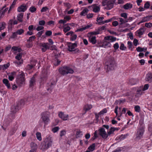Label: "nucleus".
Instances as JSON below:
<instances>
[{
  "label": "nucleus",
  "instance_id": "obj_13",
  "mask_svg": "<svg viewBox=\"0 0 152 152\" xmlns=\"http://www.w3.org/2000/svg\"><path fill=\"white\" fill-rule=\"evenodd\" d=\"M87 37L88 38L89 41L93 44H94L97 42V40L96 39V37L95 36L91 37L90 35H87Z\"/></svg>",
  "mask_w": 152,
  "mask_h": 152
},
{
  "label": "nucleus",
  "instance_id": "obj_20",
  "mask_svg": "<svg viewBox=\"0 0 152 152\" xmlns=\"http://www.w3.org/2000/svg\"><path fill=\"white\" fill-rule=\"evenodd\" d=\"M65 69L66 70V73L67 75L68 73L72 74L74 72V70L69 67L66 66H65Z\"/></svg>",
  "mask_w": 152,
  "mask_h": 152
},
{
  "label": "nucleus",
  "instance_id": "obj_61",
  "mask_svg": "<svg viewBox=\"0 0 152 152\" xmlns=\"http://www.w3.org/2000/svg\"><path fill=\"white\" fill-rule=\"evenodd\" d=\"M149 87V85L148 84H145L144 85V88H143V90L145 91L148 89Z\"/></svg>",
  "mask_w": 152,
  "mask_h": 152
},
{
  "label": "nucleus",
  "instance_id": "obj_30",
  "mask_svg": "<svg viewBox=\"0 0 152 152\" xmlns=\"http://www.w3.org/2000/svg\"><path fill=\"white\" fill-rule=\"evenodd\" d=\"M94 5H95L96 7L93 8V11L95 12H97L99 11L100 10V7L96 6L95 4H94Z\"/></svg>",
  "mask_w": 152,
  "mask_h": 152
},
{
  "label": "nucleus",
  "instance_id": "obj_62",
  "mask_svg": "<svg viewBox=\"0 0 152 152\" xmlns=\"http://www.w3.org/2000/svg\"><path fill=\"white\" fill-rule=\"evenodd\" d=\"M95 118L96 122V123H97L99 121V114H97L96 113H95Z\"/></svg>",
  "mask_w": 152,
  "mask_h": 152
},
{
  "label": "nucleus",
  "instance_id": "obj_54",
  "mask_svg": "<svg viewBox=\"0 0 152 152\" xmlns=\"http://www.w3.org/2000/svg\"><path fill=\"white\" fill-rule=\"evenodd\" d=\"M49 8L48 7H43L41 9V12H45L47 11V10H48Z\"/></svg>",
  "mask_w": 152,
  "mask_h": 152
},
{
  "label": "nucleus",
  "instance_id": "obj_3",
  "mask_svg": "<svg viewBox=\"0 0 152 152\" xmlns=\"http://www.w3.org/2000/svg\"><path fill=\"white\" fill-rule=\"evenodd\" d=\"M25 75L23 72L17 76L16 81L17 83L20 86H21L22 85L25 84Z\"/></svg>",
  "mask_w": 152,
  "mask_h": 152
},
{
  "label": "nucleus",
  "instance_id": "obj_57",
  "mask_svg": "<svg viewBox=\"0 0 152 152\" xmlns=\"http://www.w3.org/2000/svg\"><path fill=\"white\" fill-rule=\"evenodd\" d=\"M111 36H108L105 37L104 39V41H109L110 40Z\"/></svg>",
  "mask_w": 152,
  "mask_h": 152
},
{
  "label": "nucleus",
  "instance_id": "obj_44",
  "mask_svg": "<svg viewBox=\"0 0 152 152\" xmlns=\"http://www.w3.org/2000/svg\"><path fill=\"white\" fill-rule=\"evenodd\" d=\"M15 4V2H14V1H13L9 8V9L8 11V13L9 14L10 12V11L14 7Z\"/></svg>",
  "mask_w": 152,
  "mask_h": 152
},
{
  "label": "nucleus",
  "instance_id": "obj_33",
  "mask_svg": "<svg viewBox=\"0 0 152 152\" xmlns=\"http://www.w3.org/2000/svg\"><path fill=\"white\" fill-rule=\"evenodd\" d=\"M22 53H19L17 54V56H15V58L18 60H20L22 58Z\"/></svg>",
  "mask_w": 152,
  "mask_h": 152
},
{
  "label": "nucleus",
  "instance_id": "obj_10",
  "mask_svg": "<svg viewBox=\"0 0 152 152\" xmlns=\"http://www.w3.org/2000/svg\"><path fill=\"white\" fill-rule=\"evenodd\" d=\"M36 74H35L30 79L29 81V87L30 88L34 86L36 82V80L34 76Z\"/></svg>",
  "mask_w": 152,
  "mask_h": 152
},
{
  "label": "nucleus",
  "instance_id": "obj_60",
  "mask_svg": "<svg viewBox=\"0 0 152 152\" xmlns=\"http://www.w3.org/2000/svg\"><path fill=\"white\" fill-rule=\"evenodd\" d=\"M45 24V22L44 20L39 21V24L40 26H44Z\"/></svg>",
  "mask_w": 152,
  "mask_h": 152
},
{
  "label": "nucleus",
  "instance_id": "obj_35",
  "mask_svg": "<svg viewBox=\"0 0 152 152\" xmlns=\"http://www.w3.org/2000/svg\"><path fill=\"white\" fill-rule=\"evenodd\" d=\"M9 23L11 25H12V24L13 25L17 24H18V21L16 20L13 21V20H10L9 21Z\"/></svg>",
  "mask_w": 152,
  "mask_h": 152
},
{
  "label": "nucleus",
  "instance_id": "obj_55",
  "mask_svg": "<svg viewBox=\"0 0 152 152\" xmlns=\"http://www.w3.org/2000/svg\"><path fill=\"white\" fill-rule=\"evenodd\" d=\"M59 129V127L58 126H56L54 127L52 129V131L54 133L57 132L58 131Z\"/></svg>",
  "mask_w": 152,
  "mask_h": 152
},
{
  "label": "nucleus",
  "instance_id": "obj_64",
  "mask_svg": "<svg viewBox=\"0 0 152 152\" xmlns=\"http://www.w3.org/2000/svg\"><path fill=\"white\" fill-rule=\"evenodd\" d=\"M107 1L108 0H103L102 2V5L103 6H104L106 5L107 3Z\"/></svg>",
  "mask_w": 152,
  "mask_h": 152
},
{
  "label": "nucleus",
  "instance_id": "obj_63",
  "mask_svg": "<svg viewBox=\"0 0 152 152\" xmlns=\"http://www.w3.org/2000/svg\"><path fill=\"white\" fill-rule=\"evenodd\" d=\"M127 35L129 36L130 37V38L131 40H132L134 39L132 33L130 32L129 33H128L127 34Z\"/></svg>",
  "mask_w": 152,
  "mask_h": 152
},
{
  "label": "nucleus",
  "instance_id": "obj_18",
  "mask_svg": "<svg viewBox=\"0 0 152 152\" xmlns=\"http://www.w3.org/2000/svg\"><path fill=\"white\" fill-rule=\"evenodd\" d=\"M19 105L12 106L11 109V112L13 113H16L18 110Z\"/></svg>",
  "mask_w": 152,
  "mask_h": 152
},
{
  "label": "nucleus",
  "instance_id": "obj_36",
  "mask_svg": "<svg viewBox=\"0 0 152 152\" xmlns=\"http://www.w3.org/2000/svg\"><path fill=\"white\" fill-rule=\"evenodd\" d=\"M142 90L139 89L137 90L136 91V95H135L136 96H139L140 95H142Z\"/></svg>",
  "mask_w": 152,
  "mask_h": 152
},
{
  "label": "nucleus",
  "instance_id": "obj_46",
  "mask_svg": "<svg viewBox=\"0 0 152 152\" xmlns=\"http://www.w3.org/2000/svg\"><path fill=\"white\" fill-rule=\"evenodd\" d=\"M135 111L137 112H139L140 111V108L139 106L136 105L134 107Z\"/></svg>",
  "mask_w": 152,
  "mask_h": 152
},
{
  "label": "nucleus",
  "instance_id": "obj_32",
  "mask_svg": "<svg viewBox=\"0 0 152 152\" xmlns=\"http://www.w3.org/2000/svg\"><path fill=\"white\" fill-rule=\"evenodd\" d=\"M98 34H99V32H98L96 31H92L88 33L87 35H90L91 37L92 35H96Z\"/></svg>",
  "mask_w": 152,
  "mask_h": 152
},
{
  "label": "nucleus",
  "instance_id": "obj_1",
  "mask_svg": "<svg viewBox=\"0 0 152 152\" xmlns=\"http://www.w3.org/2000/svg\"><path fill=\"white\" fill-rule=\"evenodd\" d=\"M116 64L113 57L111 56L107 57L104 66V68L107 69L106 72L114 69L116 66Z\"/></svg>",
  "mask_w": 152,
  "mask_h": 152
},
{
  "label": "nucleus",
  "instance_id": "obj_34",
  "mask_svg": "<svg viewBox=\"0 0 152 152\" xmlns=\"http://www.w3.org/2000/svg\"><path fill=\"white\" fill-rule=\"evenodd\" d=\"M36 134L37 139L39 141H41L42 140L41 133L39 132H37Z\"/></svg>",
  "mask_w": 152,
  "mask_h": 152
},
{
  "label": "nucleus",
  "instance_id": "obj_39",
  "mask_svg": "<svg viewBox=\"0 0 152 152\" xmlns=\"http://www.w3.org/2000/svg\"><path fill=\"white\" fill-rule=\"evenodd\" d=\"M36 37L35 36H32L29 37V39L27 40V42H31L33 40L36 39Z\"/></svg>",
  "mask_w": 152,
  "mask_h": 152
},
{
  "label": "nucleus",
  "instance_id": "obj_19",
  "mask_svg": "<svg viewBox=\"0 0 152 152\" xmlns=\"http://www.w3.org/2000/svg\"><path fill=\"white\" fill-rule=\"evenodd\" d=\"M95 143L92 144L88 147V149L89 150H87L85 152H90V151H93L95 149Z\"/></svg>",
  "mask_w": 152,
  "mask_h": 152
},
{
  "label": "nucleus",
  "instance_id": "obj_29",
  "mask_svg": "<svg viewBox=\"0 0 152 152\" xmlns=\"http://www.w3.org/2000/svg\"><path fill=\"white\" fill-rule=\"evenodd\" d=\"M82 133V132L80 131H77L75 135V137L77 138L78 137H80L81 136L83 135Z\"/></svg>",
  "mask_w": 152,
  "mask_h": 152
},
{
  "label": "nucleus",
  "instance_id": "obj_8",
  "mask_svg": "<svg viewBox=\"0 0 152 152\" xmlns=\"http://www.w3.org/2000/svg\"><path fill=\"white\" fill-rule=\"evenodd\" d=\"M144 132V128L142 127H140L137 132L136 138L140 139L142 137Z\"/></svg>",
  "mask_w": 152,
  "mask_h": 152
},
{
  "label": "nucleus",
  "instance_id": "obj_48",
  "mask_svg": "<svg viewBox=\"0 0 152 152\" xmlns=\"http://www.w3.org/2000/svg\"><path fill=\"white\" fill-rule=\"evenodd\" d=\"M150 6V3L148 1H147L144 6V8L146 9H148Z\"/></svg>",
  "mask_w": 152,
  "mask_h": 152
},
{
  "label": "nucleus",
  "instance_id": "obj_15",
  "mask_svg": "<svg viewBox=\"0 0 152 152\" xmlns=\"http://www.w3.org/2000/svg\"><path fill=\"white\" fill-rule=\"evenodd\" d=\"M27 7L26 5H21L18 9V11L19 12H24L27 9Z\"/></svg>",
  "mask_w": 152,
  "mask_h": 152
},
{
  "label": "nucleus",
  "instance_id": "obj_23",
  "mask_svg": "<svg viewBox=\"0 0 152 152\" xmlns=\"http://www.w3.org/2000/svg\"><path fill=\"white\" fill-rule=\"evenodd\" d=\"M23 13H20L17 16V20L20 22L21 23L23 21L22 18L23 17Z\"/></svg>",
  "mask_w": 152,
  "mask_h": 152
},
{
  "label": "nucleus",
  "instance_id": "obj_59",
  "mask_svg": "<svg viewBox=\"0 0 152 152\" xmlns=\"http://www.w3.org/2000/svg\"><path fill=\"white\" fill-rule=\"evenodd\" d=\"M92 108L91 105H89V104H87V107L85 108V111H87L89 110Z\"/></svg>",
  "mask_w": 152,
  "mask_h": 152
},
{
  "label": "nucleus",
  "instance_id": "obj_4",
  "mask_svg": "<svg viewBox=\"0 0 152 152\" xmlns=\"http://www.w3.org/2000/svg\"><path fill=\"white\" fill-rule=\"evenodd\" d=\"M52 142L50 138H46L44 142L41 144V149L43 151H44V150L47 149L51 146Z\"/></svg>",
  "mask_w": 152,
  "mask_h": 152
},
{
  "label": "nucleus",
  "instance_id": "obj_58",
  "mask_svg": "<svg viewBox=\"0 0 152 152\" xmlns=\"http://www.w3.org/2000/svg\"><path fill=\"white\" fill-rule=\"evenodd\" d=\"M121 17H123L124 18L126 19L127 17V14L126 13H121Z\"/></svg>",
  "mask_w": 152,
  "mask_h": 152
},
{
  "label": "nucleus",
  "instance_id": "obj_2",
  "mask_svg": "<svg viewBox=\"0 0 152 152\" xmlns=\"http://www.w3.org/2000/svg\"><path fill=\"white\" fill-rule=\"evenodd\" d=\"M114 130L113 127H111L110 129V131L108 132L107 134L104 129L103 127H101L98 130L99 134L103 138L105 139L107 138L108 136L114 133Z\"/></svg>",
  "mask_w": 152,
  "mask_h": 152
},
{
  "label": "nucleus",
  "instance_id": "obj_42",
  "mask_svg": "<svg viewBox=\"0 0 152 152\" xmlns=\"http://www.w3.org/2000/svg\"><path fill=\"white\" fill-rule=\"evenodd\" d=\"M24 32V30L22 29H20L17 30L16 32L17 34L19 35H21Z\"/></svg>",
  "mask_w": 152,
  "mask_h": 152
},
{
  "label": "nucleus",
  "instance_id": "obj_41",
  "mask_svg": "<svg viewBox=\"0 0 152 152\" xmlns=\"http://www.w3.org/2000/svg\"><path fill=\"white\" fill-rule=\"evenodd\" d=\"M29 11L31 12H34L37 10L36 8L34 6L31 7L29 9Z\"/></svg>",
  "mask_w": 152,
  "mask_h": 152
},
{
  "label": "nucleus",
  "instance_id": "obj_47",
  "mask_svg": "<svg viewBox=\"0 0 152 152\" xmlns=\"http://www.w3.org/2000/svg\"><path fill=\"white\" fill-rule=\"evenodd\" d=\"M10 66V64L9 62H8L6 64H4L2 66H3V70H4L5 69H7Z\"/></svg>",
  "mask_w": 152,
  "mask_h": 152
},
{
  "label": "nucleus",
  "instance_id": "obj_50",
  "mask_svg": "<svg viewBox=\"0 0 152 152\" xmlns=\"http://www.w3.org/2000/svg\"><path fill=\"white\" fill-rule=\"evenodd\" d=\"M52 34V32L50 30L47 31L45 33V35L47 36H50Z\"/></svg>",
  "mask_w": 152,
  "mask_h": 152
},
{
  "label": "nucleus",
  "instance_id": "obj_52",
  "mask_svg": "<svg viewBox=\"0 0 152 152\" xmlns=\"http://www.w3.org/2000/svg\"><path fill=\"white\" fill-rule=\"evenodd\" d=\"M136 50L138 52H142L144 51V48H142L140 47H138L137 48Z\"/></svg>",
  "mask_w": 152,
  "mask_h": 152
},
{
  "label": "nucleus",
  "instance_id": "obj_6",
  "mask_svg": "<svg viewBox=\"0 0 152 152\" xmlns=\"http://www.w3.org/2000/svg\"><path fill=\"white\" fill-rule=\"evenodd\" d=\"M67 43L68 47V50L70 52H72L75 48L77 47V41H76L75 43H73L69 42H67Z\"/></svg>",
  "mask_w": 152,
  "mask_h": 152
},
{
  "label": "nucleus",
  "instance_id": "obj_26",
  "mask_svg": "<svg viewBox=\"0 0 152 152\" xmlns=\"http://www.w3.org/2000/svg\"><path fill=\"white\" fill-rule=\"evenodd\" d=\"M89 10L86 8H85L80 13V15L81 16H85L88 13Z\"/></svg>",
  "mask_w": 152,
  "mask_h": 152
},
{
  "label": "nucleus",
  "instance_id": "obj_37",
  "mask_svg": "<svg viewBox=\"0 0 152 152\" xmlns=\"http://www.w3.org/2000/svg\"><path fill=\"white\" fill-rule=\"evenodd\" d=\"M97 43L96 44V45L97 47H103V42H102L101 41H99L98 42H97Z\"/></svg>",
  "mask_w": 152,
  "mask_h": 152
},
{
  "label": "nucleus",
  "instance_id": "obj_12",
  "mask_svg": "<svg viewBox=\"0 0 152 152\" xmlns=\"http://www.w3.org/2000/svg\"><path fill=\"white\" fill-rule=\"evenodd\" d=\"M146 81L151 83L152 82V73L148 72L146 75L145 79Z\"/></svg>",
  "mask_w": 152,
  "mask_h": 152
},
{
  "label": "nucleus",
  "instance_id": "obj_27",
  "mask_svg": "<svg viewBox=\"0 0 152 152\" xmlns=\"http://www.w3.org/2000/svg\"><path fill=\"white\" fill-rule=\"evenodd\" d=\"M151 17H152V15H148V16L143 17L142 20V21H143V22L148 21L150 20L149 18Z\"/></svg>",
  "mask_w": 152,
  "mask_h": 152
},
{
  "label": "nucleus",
  "instance_id": "obj_11",
  "mask_svg": "<svg viewBox=\"0 0 152 152\" xmlns=\"http://www.w3.org/2000/svg\"><path fill=\"white\" fill-rule=\"evenodd\" d=\"M58 116L59 118L62 119L64 121L67 120L69 117L68 115L65 114L62 112H60L58 113Z\"/></svg>",
  "mask_w": 152,
  "mask_h": 152
},
{
  "label": "nucleus",
  "instance_id": "obj_22",
  "mask_svg": "<svg viewBox=\"0 0 152 152\" xmlns=\"http://www.w3.org/2000/svg\"><path fill=\"white\" fill-rule=\"evenodd\" d=\"M103 42V47L106 48V47L107 46L108 47L110 48L111 47V44L110 42L107 41H104Z\"/></svg>",
  "mask_w": 152,
  "mask_h": 152
},
{
  "label": "nucleus",
  "instance_id": "obj_28",
  "mask_svg": "<svg viewBox=\"0 0 152 152\" xmlns=\"http://www.w3.org/2000/svg\"><path fill=\"white\" fill-rule=\"evenodd\" d=\"M55 63L54 65L56 66H58L60 64L61 61L57 58V57H55Z\"/></svg>",
  "mask_w": 152,
  "mask_h": 152
},
{
  "label": "nucleus",
  "instance_id": "obj_16",
  "mask_svg": "<svg viewBox=\"0 0 152 152\" xmlns=\"http://www.w3.org/2000/svg\"><path fill=\"white\" fill-rule=\"evenodd\" d=\"M3 83L7 86L8 89L11 88L10 83H9V81L7 79L5 78L3 80Z\"/></svg>",
  "mask_w": 152,
  "mask_h": 152
},
{
  "label": "nucleus",
  "instance_id": "obj_14",
  "mask_svg": "<svg viewBox=\"0 0 152 152\" xmlns=\"http://www.w3.org/2000/svg\"><path fill=\"white\" fill-rule=\"evenodd\" d=\"M65 66H64L62 67H61L58 69L59 73L61 75H67L66 73V70L65 69Z\"/></svg>",
  "mask_w": 152,
  "mask_h": 152
},
{
  "label": "nucleus",
  "instance_id": "obj_53",
  "mask_svg": "<svg viewBox=\"0 0 152 152\" xmlns=\"http://www.w3.org/2000/svg\"><path fill=\"white\" fill-rule=\"evenodd\" d=\"M113 47L115 50H117L119 47V44L118 43H116L114 44Z\"/></svg>",
  "mask_w": 152,
  "mask_h": 152
},
{
  "label": "nucleus",
  "instance_id": "obj_7",
  "mask_svg": "<svg viewBox=\"0 0 152 152\" xmlns=\"http://www.w3.org/2000/svg\"><path fill=\"white\" fill-rule=\"evenodd\" d=\"M39 46L42 47L41 48V50L43 52H45L47 50H49L50 48V44L48 42L39 43Z\"/></svg>",
  "mask_w": 152,
  "mask_h": 152
},
{
  "label": "nucleus",
  "instance_id": "obj_49",
  "mask_svg": "<svg viewBox=\"0 0 152 152\" xmlns=\"http://www.w3.org/2000/svg\"><path fill=\"white\" fill-rule=\"evenodd\" d=\"M107 112V110L106 108H104L99 113V114L101 115L103 114L104 113H106Z\"/></svg>",
  "mask_w": 152,
  "mask_h": 152
},
{
  "label": "nucleus",
  "instance_id": "obj_21",
  "mask_svg": "<svg viewBox=\"0 0 152 152\" xmlns=\"http://www.w3.org/2000/svg\"><path fill=\"white\" fill-rule=\"evenodd\" d=\"M8 9V8H6L4 9L0 10V19L2 18V16H4V15L5 13L7 12Z\"/></svg>",
  "mask_w": 152,
  "mask_h": 152
},
{
  "label": "nucleus",
  "instance_id": "obj_17",
  "mask_svg": "<svg viewBox=\"0 0 152 152\" xmlns=\"http://www.w3.org/2000/svg\"><path fill=\"white\" fill-rule=\"evenodd\" d=\"M145 30V28H141L137 31L138 32V36L140 37H141V36L143 34Z\"/></svg>",
  "mask_w": 152,
  "mask_h": 152
},
{
  "label": "nucleus",
  "instance_id": "obj_38",
  "mask_svg": "<svg viewBox=\"0 0 152 152\" xmlns=\"http://www.w3.org/2000/svg\"><path fill=\"white\" fill-rule=\"evenodd\" d=\"M41 80V82L42 83V81H43L45 80H46L47 79V76L45 75H42L41 76L40 78Z\"/></svg>",
  "mask_w": 152,
  "mask_h": 152
},
{
  "label": "nucleus",
  "instance_id": "obj_5",
  "mask_svg": "<svg viewBox=\"0 0 152 152\" xmlns=\"http://www.w3.org/2000/svg\"><path fill=\"white\" fill-rule=\"evenodd\" d=\"M41 118L44 123V126L47 124L50 121L48 115L47 114V112H43L41 114Z\"/></svg>",
  "mask_w": 152,
  "mask_h": 152
},
{
  "label": "nucleus",
  "instance_id": "obj_31",
  "mask_svg": "<svg viewBox=\"0 0 152 152\" xmlns=\"http://www.w3.org/2000/svg\"><path fill=\"white\" fill-rule=\"evenodd\" d=\"M71 36V37L70 38V39L71 41H74L75 40L77 37V35L76 34H74Z\"/></svg>",
  "mask_w": 152,
  "mask_h": 152
},
{
  "label": "nucleus",
  "instance_id": "obj_56",
  "mask_svg": "<svg viewBox=\"0 0 152 152\" xmlns=\"http://www.w3.org/2000/svg\"><path fill=\"white\" fill-rule=\"evenodd\" d=\"M0 23L1 24H0V26H1V27L3 29H4L5 28V26L6 25V23L4 22H2Z\"/></svg>",
  "mask_w": 152,
  "mask_h": 152
},
{
  "label": "nucleus",
  "instance_id": "obj_45",
  "mask_svg": "<svg viewBox=\"0 0 152 152\" xmlns=\"http://www.w3.org/2000/svg\"><path fill=\"white\" fill-rule=\"evenodd\" d=\"M71 29V28L69 26L65 27L63 28V31L64 33H66L68 31H69Z\"/></svg>",
  "mask_w": 152,
  "mask_h": 152
},
{
  "label": "nucleus",
  "instance_id": "obj_24",
  "mask_svg": "<svg viewBox=\"0 0 152 152\" xmlns=\"http://www.w3.org/2000/svg\"><path fill=\"white\" fill-rule=\"evenodd\" d=\"M132 6L133 5L132 4L127 3L124 6L123 8L125 10H128L129 9L132 8Z\"/></svg>",
  "mask_w": 152,
  "mask_h": 152
},
{
  "label": "nucleus",
  "instance_id": "obj_9",
  "mask_svg": "<svg viewBox=\"0 0 152 152\" xmlns=\"http://www.w3.org/2000/svg\"><path fill=\"white\" fill-rule=\"evenodd\" d=\"M30 146L31 149L29 151V152H36L37 145L36 143L31 142L30 144Z\"/></svg>",
  "mask_w": 152,
  "mask_h": 152
},
{
  "label": "nucleus",
  "instance_id": "obj_51",
  "mask_svg": "<svg viewBox=\"0 0 152 152\" xmlns=\"http://www.w3.org/2000/svg\"><path fill=\"white\" fill-rule=\"evenodd\" d=\"M145 26L146 27L150 28L152 27V23H146Z\"/></svg>",
  "mask_w": 152,
  "mask_h": 152
},
{
  "label": "nucleus",
  "instance_id": "obj_43",
  "mask_svg": "<svg viewBox=\"0 0 152 152\" xmlns=\"http://www.w3.org/2000/svg\"><path fill=\"white\" fill-rule=\"evenodd\" d=\"M120 49L122 50H126V47L124 46L123 43H121L120 47Z\"/></svg>",
  "mask_w": 152,
  "mask_h": 152
},
{
  "label": "nucleus",
  "instance_id": "obj_40",
  "mask_svg": "<svg viewBox=\"0 0 152 152\" xmlns=\"http://www.w3.org/2000/svg\"><path fill=\"white\" fill-rule=\"evenodd\" d=\"M113 4L112 2V3H110V4L107 5V6L106 9L107 10H110L112 9L113 7Z\"/></svg>",
  "mask_w": 152,
  "mask_h": 152
},
{
  "label": "nucleus",
  "instance_id": "obj_25",
  "mask_svg": "<svg viewBox=\"0 0 152 152\" xmlns=\"http://www.w3.org/2000/svg\"><path fill=\"white\" fill-rule=\"evenodd\" d=\"M113 18L110 19H108L107 20H106L105 21H101L100 22H99L98 23H96V24H98L99 25H101L102 23V24H104L105 23L109 22L112 20Z\"/></svg>",
  "mask_w": 152,
  "mask_h": 152
}]
</instances>
